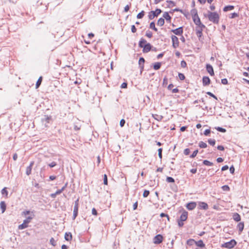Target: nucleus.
<instances>
[{
	"label": "nucleus",
	"instance_id": "c756f323",
	"mask_svg": "<svg viewBox=\"0 0 249 249\" xmlns=\"http://www.w3.org/2000/svg\"><path fill=\"white\" fill-rule=\"evenodd\" d=\"M32 169V168H31V166H28L26 168V174L27 175L29 176L31 174Z\"/></svg>",
	"mask_w": 249,
	"mask_h": 249
},
{
	"label": "nucleus",
	"instance_id": "4d7b16f0",
	"mask_svg": "<svg viewBox=\"0 0 249 249\" xmlns=\"http://www.w3.org/2000/svg\"><path fill=\"white\" fill-rule=\"evenodd\" d=\"M56 165V162H55L53 161V162H51V163H50V164H49V166L50 167H52H52H54Z\"/></svg>",
	"mask_w": 249,
	"mask_h": 249
},
{
	"label": "nucleus",
	"instance_id": "7c9ffc66",
	"mask_svg": "<svg viewBox=\"0 0 249 249\" xmlns=\"http://www.w3.org/2000/svg\"><path fill=\"white\" fill-rule=\"evenodd\" d=\"M203 163L204 164L207 166H212L213 164L212 162L207 160H203Z\"/></svg>",
	"mask_w": 249,
	"mask_h": 249
},
{
	"label": "nucleus",
	"instance_id": "f704fd0d",
	"mask_svg": "<svg viewBox=\"0 0 249 249\" xmlns=\"http://www.w3.org/2000/svg\"><path fill=\"white\" fill-rule=\"evenodd\" d=\"M150 28L151 29H153L155 31H157V30H158L155 27V23L153 22H152L151 23H150Z\"/></svg>",
	"mask_w": 249,
	"mask_h": 249
},
{
	"label": "nucleus",
	"instance_id": "09e8293b",
	"mask_svg": "<svg viewBox=\"0 0 249 249\" xmlns=\"http://www.w3.org/2000/svg\"><path fill=\"white\" fill-rule=\"evenodd\" d=\"M180 65L182 68H185L187 66L186 62L184 60L181 61Z\"/></svg>",
	"mask_w": 249,
	"mask_h": 249
},
{
	"label": "nucleus",
	"instance_id": "4468645a",
	"mask_svg": "<svg viewBox=\"0 0 249 249\" xmlns=\"http://www.w3.org/2000/svg\"><path fill=\"white\" fill-rule=\"evenodd\" d=\"M199 206L200 209H202L203 210H207L208 209V206L207 204L204 202H199Z\"/></svg>",
	"mask_w": 249,
	"mask_h": 249
},
{
	"label": "nucleus",
	"instance_id": "3c124183",
	"mask_svg": "<svg viewBox=\"0 0 249 249\" xmlns=\"http://www.w3.org/2000/svg\"><path fill=\"white\" fill-rule=\"evenodd\" d=\"M238 16V15L237 13H233L231 14L230 18H235L236 17H237Z\"/></svg>",
	"mask_w": 249,
	"mask_h": 249
},
{
	"label": "nucleus",
	"instance_id": "f3484780",
	"mask_svg": "<svg viewBox=\"0 0 249 249\" xmlns=\"http://www.w3.org/2000/svg\"><path fill=\"white\" fill-rule=\"evenodd\" d=\"M233 219L236 222L240 221V215L238 213H235L233 215Z\"/></svg>",
	"mask_w": 249,
	"mask_h": 249
},
{
	"label": "nucleus",
	"instance_id": "dca6fc26",
	"mask_svg": "<svg viewBox=\"0 0 249 249\" xmlns=\"http://www.w3.org/2000/svg\"><path fill=\"white\" fill-rule=\"evenodd\" d=\"M0 207L1 210V213H3L6 210V205L4 201H1L0 203Z\"/></svg>",
	"mask_w": 249,
	"mask_h": 249
},
{
	"label": "nucleus",
	"instance_id": "412c9836",
	"mask_svg": "<svg viewBox=\"0 0 249 249\" xmlns=\"http://www.w3.org/2000/svg\"><path fill=\"white\" fill-rule=\"evenodd\" d=\"M233 8H234V6H233L228 5V6H225L223 10L225 12H227V11H228L232 10V9H233Z\"/></svg>",
	"mask_w": 249,
	"mask_h": 249
},
{
	"label": "nucleus",
	"instance_id": "5701e85b",
	"mask_svg": "<svg viewBox=\"0 0 249 249\" xmlns=\"http://www.w3.org/2000/svg\"><path fill=\"white\" fill-rule=\"evenodd\" d=\"M146 43V41L145 39L142 38L139 42V46L141 48H142Z\"/></svg>",
	"mask_w": 249,
	"mask_h": 249
},
{
	"label": "nucleus",
	"instance_id": "58836bf2",
	"mask_svg": "<svg viewBox=\"0 0 249 249\" xmlns=\"http://www.w3.org/2000/svg\"><path fill=\"white\" fill-rule=\"evenodd\" d=\"M1 194L2 195H4V194H5L6 196H7L8 195V192L6 190V187H4V188H3L1 190Z\"/></svg>",
	"mask_w": 249,
	"mask_h": 249
},
{
	"label": "nucleus",
	"instance_id": "a19ab883",
	"mask_svg": "<svg viewBox=\"0 0 249 249\" xmlns=\"http://www.w3.org/2000/svg\"><path fill=\"white\" fill-rule=\"evenodd\" d=\"M50 242L51 244V245H52L53 246H55L56 243H55V241L53 238H51V239L50 240Z\"/></svg>",
	"mask_w": 249,
	"mask_h": 249
},
{
	"label": "nucleus",
	"instance_id": "a211bd4d",
	"mask_svg": "<svg viewBox=\"0 0 249 249\" xmlns=\"http://www.w3.org/2000/svg\"><path fill=\"white\" fill-rule=\"evenodd\" d=\"M195 244L199 247L203 248L205 247V244L203 243L202 240H200L198 241H196Z\"/></svg>",
	"mask_w": 249,
	"mask_h": 249
},
{
	"label": "nucleus",
	"instance_id": "72a5a7b5",
	"mask_svg": "<svg viewBox=\"0 0 249 249\" xmlns=\"http://www.w3.org/2000/svg\"><path fill=\"white\" fill-rule=\"evenodd\" d=\"M81 125L78 123H75L74 125L75 130H79L80 129Z\"/></svg>",
	"mask_w": 249,
	"mask_h": 249
},
{
	"label": "nucleus",
	"instance_id": "e2e57ef3",
	"mask_svg": "<svg viewBox=\"0 0 249 249\" xmlns=\"http://www.w3.org/2000/svg\"><path fill=\"white\" fill-rule=\"evenodd\" d=\"M139 64H140V65H141V64H142H142H143V63H144V58H142V57L140 58V59H139Z\"/></svg>",
	"mask_w": 249,
	"mask_h": 249
},
{
	"label": "nucleus",
	"instance_id": "c85d7f7f",
	"mask_svg": "<svg viewBox=\"0 0 249 249\" xmlns=\"http://www.w3.org/2000/svg\"><path fill=\"white\" fill-rule=\"evenodd\" d=\"M42 81V77H40L37 81L36 85V88H38L41 84Z\"/></svg>",
	"mask_w": 249,
	"mask_h": 249
},
{
	"label": "nucleus",
	"instance_id": "0eeeda50",
	"mask_svg": "<svg viewBox=\"0 0 249 249\" xmlns=\"http://www.w3.org/2000/svg\"><path fill=\"white\" fill-rule=\"evenodd\" d=\"M173 46L174 48H176L178 46L179 41L178 38L175 36H172L171 37Z\"/></svg>",
	"mask_w": 249,
	"mask_h": 249
},
{
	"label": "nucleus",
	"instance_id": "5fc2aeb1",
	"mask_svg": "<svg viewBox=\"0 0 249 249\" xmlns=\"http://www.w3.org/2000/svg\"><path fill=\"white\" fill-rule=\"evenodd\" d=\"M125 120L124 119H122L121 121H120V125L121 127H123L124 126V124H125Z\"/></svg>",
	"mask_w": 249,
	"mask_h": 249
},
{
	"label": "nucleus",
	"instance_id": "39448f33",
	"mask_svg": "<svg viewBox=\"0 0 249 249\" xmlns=\"http://www.w3.org/2000/svg\"><path fill=\"white\" fill-rule=\"evenodd\" d=\"M193 19L194 23L197 26H200L201 24H203L200 21L199 18L198 16V15L196 13L193 16Z\"/></svg>",
	"mask_w": 249,
	"mask_h": 249
},
{
	"label": "nucleus",
	"instance_id": "864d4df0",
	"mask_svg": "<svg viewBox=\"0 0 249 249\" xmlns=\"http://www.w3.org/2000/svg\"><path fill=\"white\" fill-rule=\"evenodd\" d=\"M178 77H179V79L181 80H183L185 79V76H184V74L182 73H179Z\"/></svg>",
	"mask_w": 249,
	"mask_h": 249
},
{
	"label": "nucleus",
	"instance_id": "1a4fd4ad",
	"mask_svg": "<svg viewBox=\"0 0 249 249\" xmlns=\"http://www.w3.org/2000/svg\"><path fill=\"white\" fill-rule=\"evenodd\" d=\"M171 31L176 35H181L183 33L182 27H180L177 29L172 30Z\"/></svg>",
	"mask_w": 249,
	"mask_h": 249
},
{
	"label": "nucleus",
	"instance_id": "2f4dec72",
	"mask_svg": "<svg viewBox=\"0 0 249 249\" xmlns=\"http://www.w3.org/2000/svg\"><path fill=\"white\" fill-rule=\"evenodd\" d=\"M199 146L200 148H205L207 147V144L203 142H200L199 143Z\"/></svg>",
	"mask_w": 249,
	"mask_h": 249
},
{
	"label": "nucleus",
	"instance_id": "6ab92c4d",
	"mask_svg": "<svg viewBox=\"0 0 249 249\" xmlns=\"http://www.w3.org/2000/svg\"><path fill=\"white\" fill-rule=\"evenodd\" d=\"M244 223L240 222L237 225V228L238 229L240 232H242L244 229Z\"/></svg>",
	"mask_w": 249,
	"mask_h": 249
},
{
	"label": "nucleus",
	"instance_id": "6e6d98bb",
	"mask_svg": "<svg viewBox=\"0 0 249 249\" xmlns=\"http://www.w3.org/2000/svg\"><path fill=\"white\" fill-rule=\"evenodd\" d=\"M190 153V150L188 148H186L184 150V154L185 155H189Z\"/></svg>",
	"mask_w": 249,
	"mask_h": 249
},
{
	"label": "nucleus",
	"instance_id": "ea45409f",
	"mask_svg": "<svg viewBox=\"0 0 249 249\" xmlns=\"http://www.w3.org/2000/svg\"><path fill=\"white\" fill-rule=\"evenodd\" d=\"M161 11L160 9H157L155 11H154V14L156 15V16H158L160 13Z\"/></svg>",
	"mask_w": 249,
	"mask_h": 249
},
{
	"label": "nucleus",
	"instance_id": "338daca9",
	"mask_svg": "<svg viewBox=\"0 0 249 249\" xmlns=\"http://www.w3.org/2000/svg\"><path fill=\"white\" fill-rule=\"evenodd\" d=\"M137 207H138V202H136L135 203H134L133 204V210H136L137 208Z\"/></svg>",
	"mask_w": 249,
	"mask_h": 249
},
{
	"label": "nucleus",
	"instance_id": "603ef678",
	"mask_svg": "<svg viewBox=\"0 0 249 249\" xmlns=\"http://www.w3.org/2000/svg\"><path fill=\"white\" fill-rule=\"evenodd\" d=\"M221 83L223 85H227L228 84V80L226 78H224L221 80Z\"/></svg>",
	"mask_w": 249,
	"mask_h": 249
},
{
	"label": "nucleus",
	"instance_id": "774afa93",
	"mask_svg": "<svg viewBox=\"0 0 249 249\" xmlns=\"http://www.w3.org/2000/svg\"><path fill=\"white\" fill-rule=\"evenodd\" d=\"M217 148L219 150H221V151H223L224 150V148L223 146L222 145H219L217 147Z\"/></svg>",
	"mask_w": 249,
	"mask_h": 249
},
{
	"label": "nucleus",
	"instance_id": "20e7f679",
	"mask_svg": "<svg viewBox=\"0 0 249 249\" xmlns=\"http://www.w3.org/2000/svg\"><path fill=\"white\" fill-rule=\"evenodd\" d=\"M236 244V241L232 239L229 242L224 243L223 245H222V247L226 248L231 249L234 247Z\"/></svg>",
	"mask_w": 249,
	"mask_h": 249
},
{
	"label": "nucleus",
	"instance_id": "6e6552de",
	"mask_svg": "<svg viewBox=\"0 0 249 249\" xmlns=\"http://www.w3.org/2000/svg\"><path fill=\"white\" fill-rule=\"evenodd\" d=\"M196 206V203L195 202H191L188 203L186 205V208L189 210H192L194 209Z\"/></svg>",
	"mask_w": 249,
	"mask_h": 249
},
{
	"label": "nucleus",
	"instance_id": "49530a36",
	"mask_svg": "<svg viewBox=\"0 0 249 249\" xmlns=\"http://www.w3.org/2000/svg\"><path fill=\"white\" fill-rule=\"evenodd\" d=\"M222 188L224 191H228L230 190V188L228 185H224L222 186Z\"/></svg>",
	"mask_w": 249,
	"mask_h": 249
},
{
	"label": "nucleus",
	"instance_id": "69168bd1",
	"mask_svg": "<svg viewBox=\"0 0 249 249\" xmlns=\"http://www.w3.org/2000/svg\"><path fill=\"white\" fill-rule=\"evenodd\" d=\"M129 9V6L128 5H126L125 7H124V11L125 12H127L128 11Z\"/></svg>",
	"mask_w": 249,
	"mask_h": 249
},
{
	"label": "nucleus",
	"instance_id": "c9c22d12",
	"mask_svg": "<svg viewBox=\"0 0 249 249\" xmlns=\"http://www.w3.org/2000/svg\"><path fill=\"white\" fill-rule=\"evenodd\" d=\"M166 181H167L168 182H172H172H175V180L173 178L168 177L166 178Z\"/></svg>",
	"mask_w": 249,
	"mask_h": 249
},
{
	"label": "nucleus",
	"instance_id": "680f3d73",
	"mask_svg": "<svg viewBox=\"0 0 249 249\" xmlns=\"http://www.w3.org/2000/svg\"><path fill=\"white\" fill-rule=\"evenodd\" d=\"M30 213V211H25L22 212V214L24 215H26L27 214H29Z\"/></svg>",
	"mask_w": 249,
	"mask_h": 249
},
{
	"label": "nucleus",
	"instance_id": "aec40b11",
	"mask_svg": "<svg viewBox=\"0 0 249 249\" xmlns=\"http://www.w3.org/2000/svg\"><path fill=\"white\" fill-rule=\"evenodd\" d=\"M164 24V19L163 18H160L158 20L157 24L159 26H162Z\"/></svg>",
	"mask_w": 249,
	"mask_h": 249
},
{
	"label": "nucleus",
	"instance_id": "e433bc0d",
	"mask_svg": "<svg viewBox=\"0 0 249 249\" xmlns=\"http://www.w3.org/2000/svg\"><path fill=\"white\" fill-rule=\"evenodd\" d=\"M208 142L210 144L213 146L215 144V141L214 139H209L208 140Z\"/></svg>",
	"mask_w": 249,
	"mask_h": 249
},
{
	"label": "nucleus",
	"instance_id": "423d86ee",
	"mask_svg": "<svg viewBox=\"0 0 249 249\" xmlns=\"http://www.w3.org/2000/svg\"><path fill=\"white\" fill-rule=\"evenodd\" d=\"M163 240V237L160 234H158L154 237L153 239V242L155 244H159L161 243Z\"/></svg>",
	"mask_w": 249,
	"mask_h": 249
},
{
	"label": "nucleus",
	"instance_id": "de8ad7c7",
	"mask_svg": "<svg viewBox=\"0 0 249 249\" xmlns=\"http://www.w3.org/2000/svg\"><path fill=\"white\" fill-rule=\"evenodd\" d=\"M207 94L208 95L211 96V97H213L215 99H216V100L217 99V97L213 94L212 92H211L210 91H208V92H207Z\"/></svg>",
	"mask_w": 249,
	"mask_h": 249
},
{
	"label": "nucleus",
	"instance_id": "2eb2a0df",
	"mask_svg": "<svg viewBox=\"0 0 249 249\" xmlns=\"http://www.w3.org/2000/svg\"><path fill=\"white\" fill-rule=\"evenodd\" d=\"M65 239L68 241H70L72 239V235L71 232H66L65 234Z\"/></svg>",
	"mask_w": 249,
	"mask_h": 249
},
{
	"label": "nucleus",
	"instance_id": "bb28decb",
	"mask_svg": "<svg viewBox=\"0 0 249 249\" xmlns=\"http://www.w3.org/2000/svg\"><path fill=\"white\" fill-rule=\"evenodd\" d=\"M160 66H161V63L160 62H157L154 65L153 67L155 70H158L160 68Z\"/></svg>",
	"mask_w": 249,
	"mask_h": 249
},
{
	"label": "nucleus",
	"instance_id": "4be33fe9",
	"mask_svg": "<svg viewBox=\"0 0 249 249\" xmlns=\"http://www.w3.org/2000/svg\"><path fill=\"white\" fill-rule=\"evenodd\" d=\"M163 18H165L166 20H170L171 19V17L167 12L164 13V14H163Z\"/></svg>",
	"mask_w": 249,
	"mask_h": 249
},
{
	"label": "nucleus",
	"instance_id": "f03ea898",
	"mask_svg": "<svg viewBox=\"0 0 249 249\" xmlns=\"http://www.w3.org/2000/svg\"><path fill=\"white\" fill-rule=\"evenodd\" d=\"M32 219L33 217L32 216H28L27 217V218L23 221V223L18 226V229L23 230L27 228L28 227V224L30 222Z\"/></svg>",
	"mask_w": 249,
	"mask_h": 249
},
{
	"label": "nucleus",
	"instance_id": "a18cd8bd",
	"mask_svg": "<svg viewBox=\"0 0 249 249\" xmlns=\"http://www.w3.org/2000/svg\"><path fill=\"white\" fill-rule=\"evenodd\" d=\"M162 153V149L159 148L158 149V156L160 159H161V158H162V153Z\"/></svg>",
	"mask_w": 249,
	"mask_h": 249
},
{
	"label": "nucleus",
	"instance_id": "bf43d9fd",
	"mask_svg": "<svg viewBox=\"0 0 249 249\" xmlns=\"http://www.w3.org/2000/svg\"><path fill=\"white\" fill-rule=\"evenodd\" d=\"M131 31L133 33H135L136 32V28L134 25L131 26Z\"/></svg>",
	"mask_w": 249,
	"mask_h": 249
},
{
	"label": "nucleus",
	"instance_id": "9b49d317",
	"mask_svg": "<svg viewBox=\"0 0 249 249\" xmlns=\"http://www.w3.org/2000/svg\"><path fill=\"white\" fill-rule=\"evenodd\" d=\"M203 86H208L210 83V79L207 76H204L202 79Z\"/></svg>",
	"mask_w": 249,
	"mask_h": 249
},
{
	"label": "nucleus",
	"instance_id": "8fccbe9b",
	"mask_svg": "<svg viewBox=\"0 0 249 249\" xmlns=\"http://www.w3.org/2000/svg\"><path fill=\"white\" fill-rule=\"evenodd\" d=\"M217 130L221 132H225L226 131L225 129L220 127H218Z\"/></svg>",
	"mask_w": 249,
	"mask_h": 249
},
{
	"label": "nucleus",
	"instance_id": "473e14b6",
	"mask_svg": "<svg viewBox=\"0 0 249 249\" xmlns=\"http://www.w3.org/2000/svg\"><path fill=\"white\" fill-rule=\"evenodd\" d=\"M144 15V12L143 11H142L141 12L139 13L137 16V18H142Z\"/></svg>",
	"mask_w": 249,
	"mask_h": 249
},
{
	"label": "nucleus",
	"instance_id": "052dcab7",
	"mask_svg": "<svg viewBox=\"0 0 249 249\" xmlns=\"http://www.w3.org/2000/svg\"><path fill=\"white\" fill-rule=\"evenodd\" d=\"M230 171L231 172V174H233L234 172V168L233 166H231L230 168Z\"/></svg>",
	"mask_w": 249,
	"mask_h": 249
},
{
	"label": "nucleus",
	"instance_id": "b1692460",
	"mask_svg": "<svg viewBox=\"0 0 249 249\" xmlns=\"http://www.w3.org/2000/svg\"><path fill=\"white\" fill-rule=\"evenodd\" d=\"M67 183H66L65 185L60 189L56 191V194H58L59 195L66 188L67 186Z\"/></svg>",
	"mask_w": 249,
	"mask_h": 249
},
{
	"label": "nucleus",
	"instance_id": "cd10ccee",
	"mask_svg": "<svg viewBox=\"0 0 249 249\" xmlns=\"http://www.w3.org/2000/svg\"><path fill=\"white\" fill-rule=\"evenodd\" d=\"M155 17H156V15L154 14L153 11H152L149 13L148 17L150 19H153Z\"/></svg>",
	"mask_w": 249,
	"mask_h": 249
},
{
	"label": "nucleus",
	"instance_id": "ddd939ff",
	"mask_svg": "<svg viewBox=\"0 0 249 249\" xmlns=\"http://www.w3.org/2000/svg\"><path fill=\"white\" fill-rule=\"evenodd\" d=\"M188 213L186 211L183 212L180 216V220L182 221H185L187 218Z\"/></svg>",
	"mask_w": 249,
	"mask_h": 249
},
{
	"label": "nucleus",
	"instance_id": "f257e3e1",
	"mask_svg": "<svg viewBox=\"0 0 249 249\" xmlns=\"http://www.w3.org/2000/svg\"><path fill=\"white\" fill-rule=\"evenodd\" d=\"M207 17L211 21L214 23H217L219 21V17L216 12H209Z\"/></svg>",
	"mask_w": 249,
	"mask_h": 249
},
{
	"label": "nucleus",
	"instance_id": "37998d69",
	"mask_svg": "<svg viewBox=\"0 0 249 249\" xmlns=\"http://www.w3.org/2000/svg\"><path fill=\"white\" fill-rule=\"evenodd\" d=\"M197 153H198L197 150L194 151L193 152V154L191 155L190 157L192 158H195L196 156Z\"/></svg>",
	"mask_w": 249,
	"mask_h": 249
},
{
	"label": "nucleus",
	"instance_id": "7ed1b4c3",
	"mask_svg": "<svg viewBox=\"0 0 249 249\" xmlns=\"http://www.w3.org/2000/svg\"><path fill=\"white\" fill-rule=\"evenodd\" d=\"M205 26L204 24H201L200 26H197L196 28V34L198 37H201L202 36V31Z\"/></svg>",
	"mask_w": 249,
	"mask_h": 249
},
{
	"label": "nucleus",
	"instance_id": "9d476101",
	"mask_svg": "<svg viewBox=\"0 0 249 249\" xmlns=\"http://www.w3.org/2000/svg\"><path fill=\"white\" fill-rule=\"evenodd\" d=\"M206 70H207L208 72H209V74L211 76H213L214 75V71H213V68L211 65L207 64Z\"/></svg>",
	"mask_w": 249,
	"mask_h": 249
},
{
	"label": "nucleus",
	"instance_id": "a878e982",
	"mask_svg": "<svg viewBox=\"0 0 249 249\" xmlns=\"http://www.w3.org/2000/svg\"><path fill=\"white\" fill-rule=\"evenodd\" d=\"M79 199H77L75 202H74V206L73 210L75 211H78V205H79Z\"/></svg>",
	"mask_w": 249,
	"mask_h": 249
},
{
	"label": "nucleus",
	"instance_id": "79ce46f5",
	"mask_svg": "<svg viewBox=\"0 0 249 249\" xmlns=\"http://www.w3.org/2000/svg\"><path fill=\"white\" fill-rule=\"evenodd\" d=\"M104 184L105 185L107 184V176L106 174L104 175Z\"/></svg>",
	"mask_w": 249,
	"mask_h": 249
},
{
	"label": "nucleus",
	"instance_id": "c03bdc74",
	"mask_svg": "<svg viewBox=\"0 0 249 249\" xmlns=\"http://www.w3.org/2000/svg\"><path fill=\"white\" fill-rule=\"evenodd\" d=\"M78 211L73 210V219H75L78 214Z\"/></svg>",
	"mask_w": 249,
	"mask_h": 249
},
{
	"label": "nucleus",
	"instance_id": "13d9d810",
	"mask_svg": "<svg viewBox=\"0 0 249 249\" xmlns=\"http://www.w3.org/2000/svg\"><path fill=\"white\" fill-rule=\"evenodd\" d=\"M92 214L94 215H97V212L94 208L92 209Z\"/></svg>",
	"mask_w": 249,
	"mask_h": 249
},
{
	"label": "nucleus",
	"instance_id": "f8f14e48",
	"mask_svg": "<svg viewBox=\"0 0 249 249\" xmlns=\"http://www.w3.org/2000/svg\"><path fill=\"white\" fill-rule=\"evenodd\" d=\"M142 48L143 52L144 53H147L151 50V46L150 43H146Z\"/></svg>",
	"mask_w": 249,
	"mask_h": 249
},
{
	"label": "nucleus",
	"instance_id": "393cba45",
	"mask_svg": "<svg viewBox=\"0 0 249 249\" xmlns=\"http://www.w3.org/2000/svg\"><path fill=\"white\" fill-rule=\"evenodd\" d=\"M196 241L193 239H190L187 240V244L189 246H192L194 244H195Z\"/></svg>",
	"mask_w": 249,
	"mask_h": 249
},
{
	"label": "nucleus",
	"instance_id": "4c0bfd02",
	"mask_svg": "<svg viewBox=\"0 0 249 249\" xmlns=\"http://www.w3.org/2000/svg\"><path fill=\"white\" fill-rule=\"evenodd\" d=\"M149 195V191L148 190H144L142 196L144 197H146L148 196Z\"/></svg>",
	"mask_w": 249,
	"mask_h": 249
},
{
	"label": "nucleus",
	"instance_id": "0e129e2a",
	"mask_svg": "<svg viewBox=\"0 0 249 249\" xmlns=\"http://www.w3.org/2000/svg\"><path fill=\"white\" fill-rule=\"evenodd\" d=\"M210 133V129H206L204 131V134L206 136L208 135Z\"/></svg>",
	"mask_w": 249,
	"mask_h": 249
}]
</instances>
